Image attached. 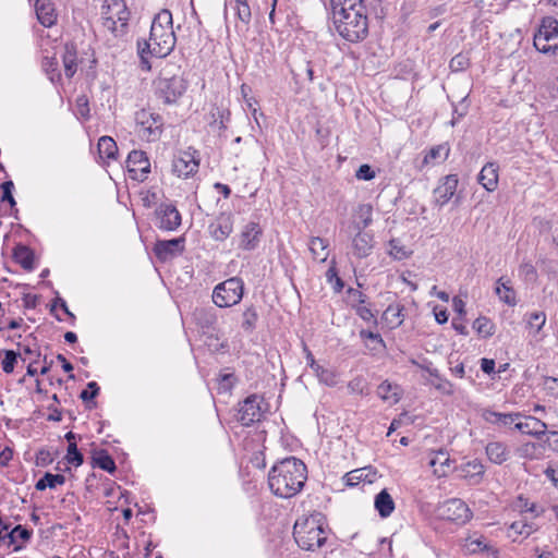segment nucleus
<instances>
[{
    "label": "nucleus",
    "mask_w": 558,
    "mask_h": 558,
    "mask_svg": "<svg viewBox=\"0 0 558 558\" xmlns=\"http://www.w3.org/2000/svg\"><path fill=\"white\" fill-rule=\"evenodd\" d=\"M175 46V35L172 29V14L169 10L160 11L153 20L148 40L137 43V51L141 58V66L149 70L147 56L165 58Z\"/></svg>",
    "instance_id": "2"
},
{
    "label": "nucleus",
    "mask_w": 558,
    "mask_h": 558,
    "mask_svg": "<svg viewBox=\"0 0 558 558\" xmlns=\"http://www.w3.org/2000/svg\"><path fill=\"white\" fill-rule=\"evenodd\" d=\"M296 544L305 550H315L326 542V532L314 518L298 520L293 526Z\"/></svg>",
    "instance_id": "4"
},
{
    "label": "nucleus",
    "mask_w": 558,
    "mask_h": 558,
    "mask_svg": "<svg viewBox=\"0 0 558 558\" xmlns=\"http://www.w3.org/2000/svg\"><path fill=\"white\" fill-rule=\"evenodd\" d=\"M99 392V386L97 385L96 381H90L87 384V389H84L81 395H80V398L83 400V401H88V400H92L94 399Z\"/></svg>",
    "instance_id": "53"
},
{
    "label": "nucleus",
    "mask_w": 558,
    "mask_h": 558,
    "mask_svg": "<svg viewBox=\"0 0 558 558\" xmlns=\"http://www.w3.org/2000/svg\"><path fill=\"white\" fill-rule=\"evenodd\" d=\"M65 477L62 474H52L47 472L40 480L37 481L35 488L37 490H45L47 487L56 488L58 485H63Z\"/></svg>",
    "instance_id": "37"
},
{
    "label": "nucleus",
    "mask_w": 558,
    "mask_h": 558,
    "mask_svg": "<svg viewBox=\"0 0 558 558\" xmlns=\"http://www.w3.org/2000/svg\"><path fill=\"white\" fill-rule=\"evenodd\" d=\"M130 12L123 0H106L102 5L101 20L105 28L116 36L125 33Z\"/></svg>",
    "instance_id": "5"
},
{
    "label": "nucleus",
    "mask_w": 558,
    "mask_h": 558,
    "mask_svg": "<svg viewBox=\"0 0 558 558\" xmlns=\"http://www.w3.org/2000/svg\"><path fill=\"white\" fill-rule=\"evenodd\" d=\"M534 47L542 53L558 56V21L545 17L534 35Z\"/></svg>",
    "instance_id": "7"
},
{
    "label": "nucleus",
    "mask_w": 558,
    "mask_h": 558,
    "mask_svg": "<svg viewBox=\"0 0 558 558\" xmlns=\"http://www.w3.org/2000/svg\"><path fill=\"white\" fill-rule=\"evenodd\" d=\"M262 234L263 229L257 222L246 223L240 233L239 247L245 251L255 250L259 244Z\"/></svg>",
    "instance_id": "17"
},
{
    "label": "nucleus",
    "mask_w": 558,
    "mask_h": 558,
    "mask_svg": "<svg viewBox=\"0 0 558 558\" xmlns=\"http://www.w3.org/2000/svg\"><path fill=\"white\" fill-rule=\"evenodd\" d=\"M138 135L147 142H156L162 133V118L148 110L142 109L135 114Z\"/></svg>",
    "instance_id": "8"
},
{
    "label": "nucleus",
    "mask_w": 558,
    "mask_h": 558,
    "mask_svg": "<svg viewBox=\"0 0 558 558\" xmlns=\"http://www.w3.org/2000/svg\"><path fill=\"white\" fill-rule=\"evenodd\" d=\"M355 307L356 314L365 322H374L376 323L375 315L372 310L364 305H353Z\"/></svg>",
    "instance_id": "55"
},
{
    "label": "nucleus",
    "mask_w": 558,
    "mask_h": 558,
    "mask_svg": "<svg viewBox=\"0 0 558 558\" xmlns=\"http://www.w3.org/2000/svg\"><path fill=\"white\" fill-rule=\"evenodd\" d=\"M65 460L69 464H73L75 466H80L84 462L83 454L78 451L76 442H71L68 446V451L65 456Z\"/></svg>",
    "instance_id": "44"
},
{
    "label": "nucleus",
    "mask_w": 558,
    "mask_h": 558,
    "mask_svg": "<svg viewBox=\"0 0 558 558\" xmlns=\"http://www.w3.org/2000/svg\"><path fill=\"white\" fill-rule=\"evenodd\" d=\"M333 23L341 37L357 43L368 34V20L363 0H332Z\"/></svg>",
    "instance_id": "1"
},
{
    "label": "nucleus",
    "mask_w": 558,
    "mask_h": 558,
    "mask_svg": "<svg viewBox=\"0 0 558 558\" xmlns=\"http://www.w3.org/2000/svg\"><path fill=\"white\" fill-rule=\"evenodd\" d=\"M199 162L196 160L194 153L182 151L172 162V170L178 177L187 178L198 170Z\"/></svg>",
    "instance_id": "16"
},
{
    "label": "nucleus",
    "mask_w": 558,
    "mask_h": 558,
    "mask_svg": "<svg viewBox=\"0 0 558 558\" xmlns=\"http://www.w3.org/2000/svg\"><path fill=\"white\" fill-rule=\"evenodd\" d=\"M98 151L101 158L114 159L118 153L117 143L109 136H102L98 141Z\"/></svg>",
    "instance_id": "36"
},
{
    "label": "nucleus",
    "mask_w": 558,
    "mask_h": 558,
    "mask_svg": "<svg viewBox=\"0 0 558 558\" xmlns=\"http://www.w3.org/2000/svg\"><path fill=\"white\" fill-rule=\"evenodd\" d=\"M481 368L486 374L493 373L495 369V361L489 359H482Z\"/></svg>",
    "instance_id": "61"
},
{
    "label": "nucleus",
    "mask_w": 558,
    "mask_h": 558,
    "mask_svg": "<svg viewBox=\"0 0 558 558\" xmlns=\"http://www.w3.org/2000/svg\"><path fill=\"white\" fill-rule=\"evenodd\" d=\"M435 387L444 393H452V385L447 380H441L439 384L435 385Z\"/></svg>",
    "instance_id": "63"
},
{
    "label": "nucleus",
    "mask_w": 558,
    "mask_h": 558,
    "mask_svg": "<svg viewBox=\"0 0 558 558\" xmlns=\"http://www.w3.org/2000/svg\"><path fill=\"white\" fill-rule=\"evenodd\" d=\"M234 384V376L233 374H225L221 376L220 385L223 389L228 390L231 389V387Z\"/></svg>",
    "instance_id": "60"
},
{
    "label": "nucleus",
    "mask_w": 558,
    "mask_h": 558,
    "mask_svg": "<svg viewBox=\"0 0 558 558\" xmlns=\"http://www.w3.org/2000/svg\"><path fill=\"white\" fill-rule=\"evenodd\" d=\"M328 242L319 236H312L308 242V250L314 260L325 262L328 258Z\"/></svg>",
    "instance_id": "28"
},
{
    "label": "nucleus",
    "mask_w": 558,
    "mask_h": 558,
    "mask_svg": "<svg viewBox=\"0 0 558 558\" xmlns=\"http://www.w3.org/2000/svg\"><path fill=\"white\" fill-rule=\"evenodd\" d=\"M32 535V532L22 525H16L9 532H5V536H8V544L15 545V550L21 547V543L28 541Z\"/></svg>",
    "instance_id": "34"
},
{
    "label": "nucleus",
    "mask_w": 558,
    "mask_h": 558,
    "mask_svg": "<svg viewBox=\"0 0 558 558\" xmlns=\"http://www.w3.org/2000/svg\"><path fill=\"white\" fill-rule=\"evenodd\" d=\"M545 475L551 480L555 486L558 487V470L553 468H547L545 471Z\"/></svg>",
    "instance_id": "64"
},
{
    "label": "nucleus",
    "mask_w": 558,
    "mask_h": 558,
    "mask_svg": "<svg viewBox=\"0 0 558 558\" xmlns=\"http://www.w3.org/2000/svg\"><path fill=\"white\" fill-rule=\"evenodd\" d=\"M355 234L351 241V252L354 257L362 259L371 255L375 240L371 232L355 230Z\"/></svg>",
    "instance_id": "13"
},
{
    "label": "nucleus",
    "mask_w": 558,
    "mask_h": 558,
    "mask_svg": "<svg viewBox=\"0 0 558 558\" xmlns=\"http://www.w3.org/2000/svg\"><path fill=\"white\" fill-rule=\"evenodd\" d=\"M461 471L463 477L473 481V483H478L484 474V466L478 460H473L465 463Z\"/></svg>",
    "instance_id": "35"
},
{
    "label": "nucleus",
    "mask_w": 558,
    "mask_h": 558,
    "mask_svg": "<svg viewBox=\"0 0 558 558\" xmlns=\"http://www.w3.org/2000/svg\"><path fill=\"white\" fill-rule=\"evenodd\" d=\"M233 231V218L231 214L222 213L209 226V232L216 241H225Z\"/></svg>",
    "instance_id": "19"
},
{
    "label": "nucleus",
    "mask_w": 558,
    "mask_h": 558,
    "mask_svg": "<svg viewBox=\"0 0 558 558\" xmlns=\"http://www.w3.org/2000/svg\"><path fill=\"white\" fill-rule=\"evenodd\" d=\"M314 374L318 378L319 383L325 384L327 386H336L338 384V376L333 369L326 368L322 365L316 367Z\"/></svg>",
    "instance_id": "40"
},
{
    "label": "nucleus",
    "mask_w": 558,
    "mask_h": 558,
    "mask_svg": "<svg viewBox=\"0 0 558 558\" xmlns=\"http://www.w3.org/2000/svg\"><path fill=\"white\" fill-rule=\"evenodd\" d=\"M438 511L442 519L457 523H465L472 518V512L468 505L459 498L445 501L439 506Z\"/></svg>",
    "instance_id": "10"
},
{
    "label": "nucleus",
    "mask_w": 558,
    "mask_h": 558,
    "mask_svg": "<svg viewBox=\"0 0 558 558\" xmlns=\"http://www.w3.org/2000/svg\"><path fill=\"white\" fill-rule=\"evenodd\" d=\"M210 118L209 125L220 132L227 129L230 121V112L225 108L215 107L210 111Z\"/></svg>",
    "instance_id": "31"
},
{
    "label": "nucleus",
    "mask_w": 558,
    "mask_h": 558,
    "mask_svg": "<svg viewBox=\"0 0 558 558\" xmlns=\"http://www.w3.org/2000/svg\"><path fill=\"white\" fill-rule=\"evenodd\" d=\"M517 429L522 434L541 437L545 435L547 425L534 416L522 415V418L517 424Z\"/></svg>",
    "instance_id": "22"
},
{
    "label": "nucleus",
    "mask_w": 558,
    "mask_h": 558,
    "mask_svg": "<svg viewBox=\"0 0 558 558\" xmlns=\"http://www.w3.org/2000/svg\"><path fill=\"white\" fill-rule=\"evenodd\" d=\"M458 182L456 174L446 175L441 180L440 184L434 190L435 202L438 206L442 207L453 197Z\"/></svg>",
    "instance_id": "18"
},
{
    "label": "nucleus",
    "mask_w": 558,
    "mask_h": 558,
    "mask_svg": "<svg viewBox=\"0 0 558 558\" xmlns=\"http://www.w3.org/2000/svg\"><path fill=\"white\" fill-rule=\"evenodd\" d=\"M36 15L39 23L45 27H51L57 22L54 5L51 0H36Z\"/></svg>",
    "instance_id": "21"
},
{
    "label": "nucleus",
    "mask_w": 558,
    "mask_h": 558,
    "mask_svg": "<svg viewBox=\"0 0 558 558\" xmlns=\"http://www.w3.org/2000/svg\"><path fill=\"white\" fill-rule=\"evenodd\" d=\"M258 320V314L256 308L251 305L244 310L242 313V323L241 327L242 329L250 333L256 328V323Z\"/></svg>",
    "instance_id": "38"
},
{
    "label": "nucleus",
    "mask_w": 558,
    "mask_h": 558,
    "mask_svg": "<svg viewBox=\"0 0 558 558\" xmlns=\"http://www.w3.org/2000/svg\"><path fill=\"white\" fill-rule=\"evenodd\" d=\"M157 227L165 231H173L181 225V215L172 204H160L156 211Z\"/></svg>",
    "instance_id": "12"
},
{
    "label": "nucleus",
    "mask_w": 558,
    "mask_h": 558,
    "mask_svg": "<svg viewBox=\"0 0 558 558\" xmlns=\"http://www.w3.org/2000/svg\"><path fill=\"white\" fill-rule=\"evenodd\" d=\"M360 336L362 339L371 340L374 345L372 347L373 350H378V348H385V342L379 333H375L369 330H361Z\"/></svg>",
    "instance_id": "48"
},
{
    "label": "nucleus",
    "mask_w": 558,
    "mask_h": 558,
    "mask_svg": "<svg viewBox=\"0 0 558 558\" xmlns=\"http://www.w3.org/2000/svg\"><path fill=\"white\" fill-rule=\"evenodd\" d=\"M185 239L183 236L171 240H159L154 246V252L160 260L170 259L184 251Z\"/></svg>",
    "instance_id": "15"
},
{
    "label": "nucleus",
    "mask_w": 558,
    "mask_h": 558,
    "mask_svg": "<svg viewBox=\"0 0 558 558\" xmlns=\"http://www.w3.org/2000/svg\"><path fill=\"white\" fill-rule=\"evenodd\" d=\"M326 278L327 280L332 283V287H333V290L336 292H340L343 288V281L342 279L338 276L337 274V270H336V267L335 266H331L327 271H326Z\"/></svg>",
    "instance_id": "49"
},
{
    "label": "nucleus",
    "mask_w": 558,
    "mask_h": 558,
    "mask_svg": "<svg viewBox=\"0 0 558 558\" xmlns=\"http://www.w3.org/2000/svg\"><path fill=\"white\" fill-rule=\"evenodd\" d=\"M262 417L258 397L256 395L248 396L239 408L238 420L243 426H250L258 422Z\"/></svg>",
    "instance_id": "14"
},
{
    "label": "nucleus",
    "mask_w": 558,
    "mask_h": 558,
    "mask_svg": "<svg viewBox=\"0 0 558 558\" xmlns=\"http://www.w3.org/2000/svg\"><path fill=\"white\" fill-rule=\"evenodd\" d=\"M355 177L359 180L369 181L375 178V171L368 165H362L356 170Z\"/></svg>",
    "instance_id": "54"
},
{
    "label": "nucleus",
    "mask_w": 558,
    "mask_h": 558,
    "mask_svg": "<svg viewBox=\"0 0 558 558\" xmlns=\"http://www.w3.org/2000/svg\"><path fill=\"white\" fill-rule=\"evenodd\" d=\"M482 417L484 421L490 424L498 425L500 427H511L517 429L519 420L522 418L521 413H499L488 409L482 411Z\"/></svg>",
    "instance_id": "20"
},
{
    "label": "nucleus",
    "mask_w": 558,
    "mask_h": 558,
    "mask_svg": "<svg viewBox=\"0 0 558 558\" xmlns=\"http://www.w3.org/2000/svg\"><path fill=\"white\" fill-rule=\"evenodd\" d=\"M403 306L401 305H389L385 311V319L395 327L400 326L403 323L404 316L402 314Z\"/></svg>",
    "instance_id": "41"
},
{
    "label": "nucleus",
    "mask_w": 558,
    "mask_h": 558,
    "mask_svg": "<svg viewBox=\"0 0 558 558\" xmlns=\"http://www.w3.org/2000/svg\"><path fill=\"white\" fill-rule=\"evenodd\" d=\"M43 66L47 72H54L58 69V60L56 58L46 57L43 61Z\"/></svg>",
    "instance_id": "59"
},
{
    "label": "nucleus",
    "mask_w": 558,
    "mask_h": 558,
    "mask_svg": "<svg viewBox=\"0 0 558 558\" xmlns=\"http://www.w3.org/2000/svg\"><path fill=\"white\" fill-rule=\"evenodd\" d=\"M451 460L446 451L434 452L429 459V465L434 469V474L438 477L446 476L450 470Z\"/></svg>",
    "instance_id": "26"
},
{
    "label": "nucleus",
    "mask_w": 558,
    "mask_h": 558,
    "mask_svg": "<svg viewBox=\"0 0 558 558\" xmlns=\"http://www.w3.org/2000/svg\"><path fill=\"white\" fill-rule=\"evenodd\" d=\"M13 458V450L9 447H5L0 452V465H7Z\"/></svg>",
    "instance_id": "58"
},
{
    "label": "nucleus",
    "mask_w": 558,
    "mask_h": 558,
    "mask_svg": "<svg viewBox=\"0 0 558 558\" xmlns=\"http://www.w3.org/2000/svg\"><path fill=\"white\" fill-rule=\"evenodd\" d=\"M470 65V58L466 53L460 52L456 54L449 63V68L453 72H460L468 69Z\"/></svg>",
    "instance_id": "43"
},
{
    "label": "nucleus",
    "mask_w": 558,
    "mask_h": 558,
    "mask_svg": "<svg viewBox=\"0 0 558 558\" xmlns=\"http://www.w3.org/2000/svg\"><path fill=\"white\" fill-rule=\"evenodd\" d=\"M306 478V465L300 459L289 457L270 469L268 485L276 496L291 498L302 490Z\"/></svg>",
    "instance_id": "3"
},
{
    "label": "nucleus",
    "mask_w": 558,
    "mask_h": 558,
    "mask_svg": "<svg viewBox=\"0 0 558 558\" xmlns=\"http://www.w3.org/2000/svg\"><path fill=\"white\" fill-rule=\"evenodd\" d=\"M13 256L16 263H19L24 269L31 270L34 268V253L25 245H17L14 248Z\"/></svg>",
    "instance_id": "32"
},
{
    "label": "nucleus",
    "mask_w": 558,
    "mask_h": 558,
    "mask_svg": "<svg viewBox=\"0 0 558 558\" xmlns=\"http://www.w3.org/2000/svg\"><path fill=\"white\" fill-rule=\"evenodd\" d=\"M2 189V197L1 202H8L11 207H14L16 205V202L12 195V191L14 189V184L12 181H5L1 184Z\"/></svg>",
    "instance_id": "50"
},
{
    "label": "nucleus",
    "mask_w": 558,
    "mask_h": 558,
    "mask_svg": "<svg viewBox=\"0 0 558 558\" xmlns=\"http://www.w3.org/2000/svg\"><path fill=\"white\" fill-rule=\"evenodd\" d=\"M473 328L477 331L478 335L483 337H489L493 335L494 325L486 317H478L473 323Z\"/></svg>",
    "instance_id": "42"
},
{
    "label": "nucleus",
    "mask_w": 558,
    "mask_h": 558,
    "mask_svg": "<svg viewBox=\"0 0 558 558\" xmlns=\"http://www.w3.org/2000/svg\"><path fill=\"white\" fill-rule=\"evenodd\" d=\"M546 323V315L544 312H534L529 315L527 325L534 328L535 332H539Z\"/></svg>",
    "instance_id": "46"
},
{
    "label": "nucleus",
    "mask_w": 558,
    "mask_h": 558,
    "mask_svg": "<svg viewBox=\"0 0 558 558\" xmlns=\"http://www.w3.org/2000/svg\"><path fill=\"white\" fill-rule=\"evenodd\" d=\"M375 508L381 518H387L393 512L395 501L386 489L376 495Z\"/></svg>",
    "instance_id": "29"
},
{
    "label": "nucleus",
    "mask_w": 558,
    "mask_h": 558,
    "mask_svg": "<svg viewBox=\"0 0 558 558\" xmlns=\"http://www.w3.org/2000/svg\"><path fill=\"white\" fill-rule=\"evenodd\" d=\"M375 473L369 468H362L352 470L343 476V481L347 486L354 487L360 483L372 484L374 481Z\"/></svg>",
    "instance_id": "24"
},
{
    "label": "nucleus",
    "mask_w": 558,
    "mask_h": 558,
    "mask_svg": "<svg viewBox=\"0 0 558 558\" xmlns=\"http://www.w3.org/2000/svg\"><path fill=\"white\" fill-rule=\"evenodd\" d=\"M243 280L239 277H232L214 288L211 300L216 306L227 308L239 304L243 299Z\"/></svg>",
    "instance_id": "6"
},
{
    "label": "nucleus",
    "mask_w": 558,
    "mask_h": 558,
    "mask_svg": "<svg viewBox=\"0 0 558 558\" xmlns=\"http://www.w3.org/2000/svg\"><path fill=\"white\" fill-rule=\"evenodd\" d=\"M496 293L499 299L508 305H515V292L510 286V280L504 281V278L498 279Z\"/></svg>",
    "instance_id": "33"
},
{
    "label": "nucleus",
    "mask_w": 558,
    "mask_h": 558,
    "mask_svg": "<svg viewBox=\"0 0 558 558\" xmlns=\"http://www.w3.org/2000/svg\"><path fill=\"white\" fill-rule=\"evenodd\" d=\"M466 547H468V550L470 553H477V551H483V550H486L487 549V545L484 543L483 539L478 538V539H471L468 544H466Z\"/></svg>",
    "instance_id": "56"
},
{
    "label": "nucleus",
    "mask_w": 558,
    "mask_h": 558,
    "mask_svg": "<svg viewBox=\"0 0 558 558\" xmlns=\"http://www.w3.org/2000/svg\"><path fill=\"white\" fill-rule=\"evenodd\" d=\"M354 230H363L373 222V206L371 204H361L354 211Z\"/></svg>",
    "instance_id": "27"
},
{
    "label": "nucleus",
    "mask_w": 558,
    "mask_h": 558,
    "mask_svg": "<svg viewBox=\"0 0 558 558\" xmlns=\"http://www.w3.org/2000/svg\"><path fill=\"white\" fill-rule=\"evenodd\" d=\"M48 409L51 411V413L47 417L48 421L60 422L62 420V413L58 408L49 405Z\"/></svg>",
    "instance_id": "62"
},
{
    "label": "nucleus",
    "mask_w": 558,
    "mask_h": 558,
    "mask_svg": "<svg viewBox=\"0 0 558 558\" xmlns=\"http://www.w3.org/2000/svg\"><path fill=\"white\" fill-rule=\"evenodd\" d=\"M186 85L181 76L162 77L157 83V96L165 104H174L185 92Z\"/></svg>",
    "instance_id": "9"
},
{
    "label": "nucleus",
    "mask_w": 558,
    "mask_h": 558,
    "mask_svg": "<svg viewBox=\"0 0 558 558\" xmlns=\"http://www.w3.org/2000/svg\"><path fill=\"white\" fill-rule=\"evenodd\" d=\"M510 530L518 535L529 536L533 531H535V527L532 523L515 521L510 525Z\"/></svg>",
    "instance_id": "47"
},
{
    "label": "nucleus",
    "mask_w": 558,
    "mask_h": 558,
    "mask_svg": "<svg viewBox=\"0 0 558 558\" xmlns=\"http://www.w3.org/2000/svg\"><path fill=\"white\" fill-rule=\"evenodd\" d=\"M485 450L489 461L495 464H501L506 462L510 456V451L507 446L500 441L488 442Z\"/></svg>",
    "instance_id": "25"
},
{
    "label": "nucleus",
    "mask_w": 558,
    "mask_h": 558,
    "mask_svg": "<svg viewBox=\"0 0 558 558\" xmlns=\"http://www.w3.org/2000/svg\"><path fill=\"white\" fill-rule=\"evenodd\" d=\"M94 460L96 465L104 471L111 473L116 470V463L113 459L105 451L100 452L96 458H94Z\"/></svg>",
    "instance_id": "45"
},
{
    "label": "nucleus",
    "mask_w": 558,
    "mask_h": 558,
    "mask_svg": "<svg viewBox=\"0 0 558 558\" xmlns=\"http://www.w3.org/2000/svg\"><path fill=\"white\" fill-rule=\"evenodd\" d=\"M62 62L65 76L69 78L72 77L77 71V54L73 45L66 44L64 46Z\"/></svg>",
    "instance_id": "30"
},
{
    "label": "nucleus",
    "mask_w": 558,
    "mask_h": 558,
    "mask_svg": "<svg viewBox=\"0 0 558 558\" xmlns=\"http://www.w3.org/2000/svg\"><path fill=\"white\" fill-rule=\"evenodd\" d=\"M449 153L450 147L447 143L434 146L425 155L423 162L427 165L436 161L437 159L446 160L449 156Z\"/></svg>",
    "instance_id": "39"
},
{
    "label": "nucleus",
    "mask_w": 558,
    "mask_h": 558,
    "mask_svg": "<svg viewBox=\"0 0 558 558\" xmlns=\"http://www.w3.org/2000/svg\"><path fill=\"white\" fill-rule=\"evenodd\" d=\"M348 293L350 294L352 301L356 302L357 305H363V303H365V295L361 291L350 288Z\"/></svg>",
    "instance_id": "57"
},
{
    "label": "nucleus",
    "mask_w": 558,
    "mask_h": 558,
    "mask_svg": "<svg viewBox=\"0 0 558 558\" xmlns=\"http://www.w3.org/2000/svg\"><path fill=\"white\" fill-rule=\"evenodd\" d=\"M126 169L131 179L144 181L150 172V162L146 153L132 150L126 159Z\"/></svg>",
    "instance_id": "11"
},
{
    "label": "nucleus",
    "mask_w": 558,
    "mask_h": 558,
    "mask_svg": "<svg viewBox=\"0 0 558 558\" xmlns=\"http://www.w3.org/2000/svg\"><path fill=\"white\" fill-rule=\"evenodd\" d=\"M236 15L240 21H242L245 24H248L251 21V10L247 4V0L243 2H236Z\"/></svg>",
    "instance_id": "52"
},
{
    "label": "nucleus",
    "mask_w": 558,
    "mask_h": 558,
    "mask_svg": "<svg viewBox=\"0 0 558 558\" xmlns=\"http://www.w3.org/2000/svg\"><path fill=\"white\" fill-rule=\"evenodd\" d=\"M478 182L486 191H495L498 185V166L494 162L486 163L478 174Z\"/></svg>",
    "instance_id": "23"
},
{
    "label": "nucleus",
    "mask_w": 558,
    "mask_h": 558,
    "mask_svg": "<svg viewBox=\"0 0 558 558\" xmlns=\"http://www.w3.org/2000/svg\"><path fill=\"white\" fill-rule=\"evenodd\" d=\"M16 360H17V354L14 351H12V350L5 351L4 359L2 361L3 372L7 374L12 373L14 369Z\"/></svg>",
    "instance_id": "51"
}]
</instances>
